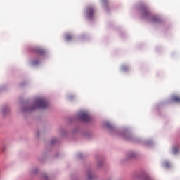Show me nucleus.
I'll return each mask as SVG.
<instances>
[{"label":"nucleus","instance_id":"1","mask_svg":"<svg viewBox=\"0 0 180 180\" xmlns=\"http://www.w3.org/2000/svg\"><path fill=\"white\" fill-rule=\"evenodd\" d=\"M141 11L142 12V16L143 18H146V19H151V22L153 23H157L160 22V18L157 15H153V13H151V11H150V8L147 7L146 5H143L141 6Z\"/></svg>","mask_w":180,"mask_h":180},{"label":"nucleus","instance_id":"2","mask_svg":"<svg viewBox=\"0 0 180 180\" xmlns=\"http://www.w3.org/2000/svg\"><path fill=\"white\" fill-rule=\"evenodd\" d=\"M49 106V103L44 98H37L35 102V107L33 109H46Z\"/></svg>","mask_w":180,"mask_h":180},{"label":"nucleus","instance_id":"3","mask_svg":"<svg viewBox=\"0 0 180 180\" xmlns=\"http://www.w3.org/2000/svg\"><path fill=\"white\" fill-rule=\"evenodd\" d=\"M80 119L81 120H82V122H89L91 117H89L88 113L82 112L80 113Z\"/></svg>","mask_w":180,"mask_h":180},{"label":"nucleus","instance_id":"4","mask_svg":"<svg viewBox=\"0 0 180 180\" xmlns=\"http://www.w3.org/2000/svg\"><path fill=\"white\" fill-rule=\"evenodd\" d=\"M86 13L87 18H89V19H91V18L94 16V14L95 13V11L94 10V8H92V7H89L86 9Z\"/></svg>","mask_w":180,"mask_h":180},{"label":"nucleus","instance_id":"5","mask_svg":"<svg viewBox=\"0 0 180 180\" xmlns=\"http://www.w3.org/2000/svg\"><path fill=\"white\" fill-rule=\"evenodd\" d=\"M173 102H177V103H180V97L178 96H174L172 98Z\"/></svg>","mask_w":180,"mask_h":180},{"label":"nucleus","instance_id":"6","mask_svg":"<svg viewBox=\"0 0 180 180\" xmlns=\"http://www.w3.org/2000/svg\"><path fill=\"white\" fill-rule=\"evenodd\" d=\"M65 39L67 41H70V40H72V35L68 34L65 36Z\"/></svg>","mask_w":180,"mask_h":180},{"label":"nucleus","instance_id":"7","mask_svg":"<svg viewBox=\"0 0 180 180\" xmlns=\"http://www.w3.org/2000/svg\"><path fill=\"white\" fill-rule=\"evenodd\" d=\"M37 53L38 54H44L45 51H44V49H37Z\"/></svg>","mask_w":180,"mask_h":180},{"label":"nucleus","instance_id":"8","mask_svg":"<svg viewBox=\"0 0 180 180\" xmlns=\"http://www.w3.org/2000/svg\"><path fill=\"white\" fill-rule=\"evenodd\" d=\"M122 71H127V70H129V67H127V65H123L121 68Z\"/></svg>","mask_w":180,"mask_h":180},{"label":"nucleus","instance_id":"9","mask_svg":"<svg viewBox=\"0 0 180 180\" xmlns=\"http://www.w3.org/2000/svg\"><path fill=\"white\" fill-rule=\"evenodd\" d=\"M173 154H176L178 153V148L177 147H174L172 150Z\"/></svg>","mask_w":180,"mask_h":180},{"label":"nucleus","instance_id":"10","mask_svg":"<svg viewBox=\"0 0 180 180\" xmlns=\"http://www.w3.org/2000/svg\"><path fill=\"white\" fill-rule=\"evenodd\" d=\"M39 60H37V61H33L32 63V65H37V64H39Z\"/></svg>","mask_w":180,"mask_h":180},{"label":"nucleus","instance_id":"11","mask_svg":"<svg viewBox=\"0 0 180 180\" xmlns=\"http://www.w3.org/2000/svg\"><path fill=\"white\" fill-rule=\"evenodd\" d=\"M143 180H153V179L149 176H146Z\"/></svg>","mask_w":180,"mask_h":180},{"label":"nucleus","instance_id":"12","mask_svg":"<svg viewBox=\"0 0 180 180\" xmlns=\"http://www.w3.org/2000/svg\"><path fill=\"white\" fill-rule=\"evenodd\" d=\"M102 1V2H107L108 1V0H101Z\"/></svg>","mask_w":180,"mask_h":180},{"label":"nucleus","instance_id":"13","mask_svg":"<svg viewBox=\"0 0 180 180\" xmlns=\"http://www.w3.org/2000/svg\"><path fill=\"white\" fill-rule=\"evenodd\" d=\"M89 179H91V176H89Z\"/></svg>","mask_w":180,"mask_h":180}]
</instances>
